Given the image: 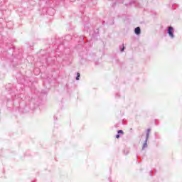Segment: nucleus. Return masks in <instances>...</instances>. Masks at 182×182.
<instances>
[{
	"instance_id": "nucleus-3",
	"label": "nucleus",
	"mask_w": 182,
	"mask_h": 182,
	"mask_svg": "<svg viewBox=\"0 0 182 182\" xmlns=\"http://www.w3.org/2000/svg\"><path fill=\"white\" fill-rule=\"evenodd\" d=\"M136 35H140L141 31L140 30V27H136L134 31Z\"/></svg>"
},
{
	"instance_id": "nucleus-1",
	"label": "nucleus",
	"mask_w": 182,
	"mask_h": 182,
	"mask_svg": "<svg viewBox=\"0 0 182 182\" xmlns=\"http://www.w3.org/2000/svg\"><path fill=\"white\" fill-rule=\"evenodd\" d=\"M149 136H150V129H147V133H146V139L145 143L143 145V150H144V149H146V147H147V139H149Z\"/></svg>"
},
{
	"instance_id": "nucleus-6",
	"label": "nucleus",
	"mask_w": 182,
	"mask_h": 182,
	"mask_svg": "<svg viewBox=\"0 0 182 182\" xmlns=\"http://www.w3.org/2000/svg\"><path fill=\"white\" fill-rule=\"evenodd\" d=\"M116 139H120V135L119 134H117L116 135Z\"/></svg>"
},
{
	"instance_id": "nucleus-4",
	"label": "nucleus",
	"mask_w": 182,
	"mask_h": 182,
	"mask_svg": "<svg viewBox=\"0 0 182 182\" xmlns=\"http://www.w3.org/2000/svg\"><path fill=\"white\" fill-rule=\"evenodd\" d=\"M80 77V73H77V77H76V80H79V78Z\"/></svg>"
},
{
	"instance_id": "nucleus-7",
	"label": "nucleus",
	"mask_w": 182,
	"mask_h": 182,
	"mask_svg": "<svg viewBox=\"0 0 182 182\" xmlns=\"http://www.w3.org/2000/svg\"><path fill=\"white\" fill-rule=\"evenodd\" d=\"M124 50V47H123L121 50V52H123Z\"/></svg>"
},
{
	"instance_id": "nucleus-2",
	"label": "nucleus",
	"mask_w": 182,
	"mask_h": 182,
	"mask_svg": "<svg viewBox=\"0 0 182 182\" xmlns=\"http://www.w3.org/2000/svg\"><path fill=\"white\" fill-rule=\"evenodd\" d=\"M173 27H168V33L171 38H174V34L173 33Z\"/></svg>"
},
{
	"instance_id": "nucleus-5",
	"label": "nucleus",
	"mask_w": 182,
	"mask_h": 182,
	"mask_svg": "<svg viewBox=\"0 0 182 182\" xmlns=\"http://www.w3.org/2000/svg\"><path fill=\"white\" fill-rule=\"evenodd\" d=\"M117 133L119 134H124V132H123V130H119L118 132H117Z\"/></svg>"
}]
</instances>
